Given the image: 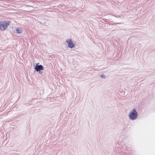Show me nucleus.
I'll return each mask as SVG.
<instances>
[{"label": "nucleus", "instance_id": "0eeeda50", "mask_svg": "<svg viewBox=\"0 0 155 155\" xmlns=\"http://www.w3.org/2000/svg\"><path fill=\"white\" fill-rule=\"evenodd\" d=\"M25 6L26 7H32L33 8H34V7L32 6H31V5H25Z\"/></svg>", "mask_w": 155, "mask_h": 155}, {"label": "nucleus", "instance_id": "1a4fd4ad", "mask_svg": "<svg viewBox=\"0 0 155 155\" xmlns=\"http://www.w3.org/2000/svg\"><path fill=\"white\" fill-rule=\"evenodd\" d=\"M42 72H41V71L40 73H40V74H41V73H42Z\"/></svg>", "mask_w": 155, "mask_h": 155}, {"label": "nucleus", "instance_id": "423d86ee", "mask_svg": "<svg viewBox=\"0 0 155 155\" xmlns=\"http://www.w3.org/2000/svg\"><path fill=\"white\" fill-rule=\"evenodd\" d=\"M100 77L103 78H106V75L104 74H101L100 75Z\"/></svg>", "mask_w": 155, "mask_h": 155}, {"label": "nucleus", "instance_id": "20e7f679", "mask_svg": "<svg viewBox=\"0 0 155 155\" xmlns=\"http://www.w3.org/2000/svg\"><path fill=\"white\" fill-rule=\"evenodd\" d=\"M66 42L68 44V47L71 48H72L75 47V46L73 43V42L71 39H67L66 40Z\"/></svg>", "mask_w": 155, "mask_h": 155}, {"label": "nucleus", "instance_id": "39448f33", "mask_svg": "<svg viewBox=\"0 0 155 155\" xmlns=\"http://www.w3.org/2000/svg\"><path fill=\"white\" fill-rule=\"evenodd\" d=\"M16 33H21L23 31V29L22 28L20 27H18L16 29Z\"/></svg>", "mask_w": 155, "mask_h": 155}, {"label": "nucleus", "instance_id": "f257e3e1", "mask_svg": "<svg viewBox=\"0 0 155 155\" xmlns=\"http://www.w3.org/2000/svg\"><path fill=\"white\" fill-rule=\"evenodd\" d=\"M138 116V113L134 108L130 111L128 115L129 119L132 120L136 119Z\"/></svg>", "mask_w": 155, "mask_h": 155}, {"label": "nucleus", "instance_id": "f03ea898", "mask_svg": "<svg viewBox=\"0 0 155 155\" xmlns=\"http://www.w3.org/2000/svg\"><path fill=\"white\" fill-rule=\"evenodd\" d=\"M10 24L9 21L4 20L0 21V30L4 31L6 30L9 26Z\"/></svg>", "mask_w": 155, "mask_h": 155}, {"label": "nucleus", "instance_id": "7ed1b4c3", "mask_svg": "<svg viewBox=\"0 0 155 155\" xmlns=\"http://www.w3.org/2000/svg\"><path fill=\"white\" fill-rule=\"evenodd\" d=\"M39 63H37L35 67V69L37 72L39 71V73H40L41 70H44V67L42 65H38Z\"/></svg>", "mask_w": 155, "mask_h": 155}, {"label": "nucleus", "instance_id": "6e6552de", "mask_svg": "<svg viewBox=\"0 0 155 155\" xmlns=\"http://www.w3.org/2000/svg\"><path fill=\"white\" fill-rule=\"evenodd\" d=\"M121 23H117L116 24H121Z\"/></svg>", "mask_w": 155, "mask_h": 155}]
</instances>
